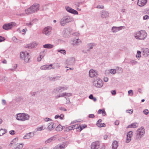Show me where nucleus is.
Here are the masks:
<instances>
[{"label":"nucleus","mask_w":149,"mask_h":149,"mask_svg":"<svg viewBox=\"0 0 149 149\" xmlns=\"http://www.w3.org/2000/svg\"><path fill=\"white\" fill-rule=\"evenodd\" d=\"M147 34L146 32L144 31L141 30L135 32L134 33V36L136 39L143 40L146 39Z\"/></svg>","instance_id":"obj_1"},{"label":"nucleus","mask_w":149,"mask_h":149,"mask_svg":"<svg viewBox=\"0 0 149 149\" xmlns=\"http://www.w3.org/2000/svg\"><path fill=\"white\" fill-rule=\"evenodd\" d=\"M15 117L17 120L24 121L29 120L30 116L26 113H18L16 115Z\"/></svg>","instance_id":"obj_2"},{"label":"nucleus","mask_w":149,"mask_h":149,"mask_svg":"<svg viewBox=\"0 0 149 149\" xmlns=\"http://www.w3.org/2000/svg\"><path fill=\"white\" fill-rule=\"evenodd\" d=\"M20 58L25 63H29L30 62V57L29 53L26 52H20Z\"/></svg>","instance_id":"obj_3"},{"label":"nucleus","mask_w":149,"mask_h":149,"mask_svg":"<svg viewBox=\"0 0 149 149\" xmlns=\"http://www.w3.org/2000/svg\"><path fill=\"white\" fill-rule=\"evenodd\" d=\"M73 21L72 18L69 16H65L63 17L60 20V23L62 26H64L67 23Z\"/></svg>","instance_id":"obj_4"},{"label":"nucleus","mask_w":149,"mask_h":149,"mask_svg":"<svg viewBox=\"0 0 149 149\" xmlns=\"http://www.w3.org/2000/svg\"><path fill=\"white\" fill-rule=\"evenodd\" d=\"M93 85L97 88H101L103 85V81L99 78L95 79L93 82Z\"/></svg>","instance_id":"obj_5"},{"label":"nucleus","mask_w":149,"mask_h":149,"mask_svg":"<svg viewBox=\"0 0 149 149\" xmlns=\"http://www.w3.org/2000/svg\"><path fill=\"white\" fill-rule=\"evenodd\" d=\"M68 88V86L66 85L58 86L55 88L54 89L53 92L55 93H56V92L58 93L67 90Z\"/></svg>","instance_id":"obj_6"},{"label":"nucleus","mask_w":149,"mask_h":149,"mask_svg":"<svg viewBox=\"0 0 149 149\" xmlns=\"http://www.w3.org/2000/svg\"><path fill=\"white\" fill-rule=\"evenodd\" d=\"M16 24L14 22H11L8 24H6L3 26V29L6 30H8L11 29L13 27L16 25Z\"/></svg>","instance_id":"obj_7"},{"label":"nucleus","mask_w":149,"mask_h":149,"mask_svg":"<svg viewBox=\"0 0 149 149\" xmlns=\"http://www.w3.org/2000/svg\"><path fill=\"white\" fill-rule=\"evenodd\" d=\"M145 133V130L143 127H141L137 130V136L138 138H141Z\"/></svg>","instance_id":"obj_8"},{"label":"nucleus","mask_w":149,"mask_h":149,"mask_svg":"<svg viewBox=\"0 0 149 149\" xmlns=\"http://www.w3.org/2000/svg\"><path fill=\"white\" fill-rule=\"evenodd\" d=\"M52 28L50 26H47L43 29L42 33L46 36H49L51 33Z\"/></svg>","instance_id":"obj_9"},{"label":"nucleus","mask_w":149,"mask_h":149,"mask_svg":"<svg viewBox=\"0 0 149 149\" xmlns=\"http://www.w3.org/2000/svg\"><path fill=\"white\" fill-rule=\"evenodd\" d=\"M95 44L93 43H88L87 45V49L86 51H84V50L82 51V52L84 53H87V52H89L91 49H92L93 47L95 46Z\"/></svg>","instance_id":"obj_10"},{"label":"nucleus","mask_w":149,"mask_h":149,"mask_svg":"<svg viewBox=\"0 0 149 149\" xmlns=\"http://www.w3.org/2000/svg\"><path fill=\"white\" fill-rule=\"evenodd\" d=\"M100 16L102 18H106L109 16V13L108 12L104 10H103L100 12Z\"/></svg>","instance_id":"obj_11"},{"label":"nucleus","mask_w":149,"mask_h":149,"mask_svg":"<svg viewBox=\"0 0 149 149\" xmlns=\"http://www.w3.org/2000/svg\"><path fill=\"white\" fill-rule=\"evenodd\" d=\"M100 145L99 141H96L93 142L91 146V149H98L99 148Z\"/></svg>","instance_id":"obj_12"},{"label":"nucleus","mask_w":149,"mask_h":149,"mask_svg":"<svg viewBox=\"0 0 149 149\" xmlns=\"http://www.w3.org/2000/svg\"><path fill=\"white\" fill-rule=\"evenodd\" d=\"M89 74L91 77H96L98 76L97 71L93 69H91L89 71Z\"/></svg>","instance_id":"obj_13"},{"label":"nucleus","mask_w":149,"mask_h":149,"mask_svg":"<svg viewBox=\"0 0 149 149\" xmlns=\"http://www.w3.org/2000/svg\"><path fill=\"white\" fill-rule=\"evenodd\" d=\"M39 4L37 3H34L31 6V8L33 13H35L39 10Z\"/></svg>","instance_id":"obj_14"},{"label":"nucleus","mask_w":149,"mask_h":149,"mask_svg":"<svg viewBox=\"0 0 149 149\" xmlns=\"http://www.w3.org/2000/svg\"><path fill=\"white\" fill-rule=\"evenodd\" d=\"M133 136V132L132 131L128 132L127 135L126 142L127 143H129L131 140V138Z\"/></svg>","instance_id":"obj_15"},{"label":"nucleus","mask_w":149,"mask_h":149,"mask_svg":"<svg viewBox=\"0 0 149 149\" xmlns=\"http://www.w3.org/2000/svg\"><path fill=\"white\" fill-rule=\"evenodd\" d=\"M67 145L65 143H63L61 144H58L54 147L52 149H64Z\"/></svg>","instance_id":"obj_16"},{"label":"nucleus","mask_w":149,"mask_h":149,"mask_svg":"<svg viewBox=\"0 0 149 149\" xmlns=\"http://www.w3.org/2000/svg\"><path fill=\"white\" fill-rule=\"evenodd\" d=\"M123 28H125L124 26H120L119 27L113 26L112 28L111 31L113 33H116L122 30Z\"/></svg>","instance_id":"obj_17"},{"label":"nucleus","mask_w":149,"mask_h":149,"mask_svg":"<svg viewBox=\"0 0 149 149\" xmlns=\"http://www.w3.org/2000/svg\"><path fill=\"white\" fill-rule=\"evenodd\" d=\"M65 8L67 11L70 13L75 15H77L78 14V12L77 11L68 6L66 7Z\"/></svg>","instance_id":"obj_18"},{"label":"nucleus","mask_w":149,"mask_h":149,"mask_svg":"<svg viewBox=\"0 0 149 149\" xmlns=\"http://www.w3.org/2000/svg\"><path fill=\"white\" fill-rule=\"evenodd\" d=\"M52 64H50L49 65H47L41 66L40 69L42 70H51L52 68Z\"/></svg>","instance_id":"obj_19"},{"label":"nucleus","mask_w":149,"mask_h":149,"mask_svg":"<svg viewBox=\"0 0 149 149\" xmlns=\"http://www.w3.org/2000/svg\"><path fill=\"white\" fill-rule=\"evenodd\" d=\"M147 2V0H138L137 4L139 6L142 7L146 4Z\"/></svg>","instance_id":"obj_20"},{"label":"nucleus","mask_w":149,"mask_h":149,"mask_svg":"<svg viewBox=\"0 0 149 149\" xmlns=\"http://www.w3.org/2000/svg\"><path fill=\"white\" fill-rule=\"evenodd\" d=\"M55 127V123L53 122H51L48 124L47 129L51 131L53 130Z\"/></svg>","instance_id":"obj_21"},{"label":"nucleus","mask_w":149,"mask_h":149,"mask_svg":"<svg viewBox=\"0 0 149 149\" xmlns=\"http://www.w3.org/2000/svg\"><path fill=\"white\" fill-rule=\"evenodd\" d=\"M34 135V134L33 132H29L25 135L23 137V138L24 139H29L32 137Z\"/></svg>","instance_id":"obj_22"},{"label":"nucleus","mask_w":149,"mask_h":149,"mask_svg":"<svg viewBox=\"0 0 149 149\" xmlns=\"http://www.w3.org/2000/svg\"><path fill=\"white\" fill-rule=\"evenodd\" d=\"M38 44V43L34 42L29 44L28 46L29 48L32 49L36 47Z\"/></svg>","instance_id":"obj_23"},{"label":"nucleus","mask_w":149,"mask_h":149,"mask_svg":"<svg viewBox=\"0 0 149 149\" xmlns=\"http://www.w3.org/2000/svg\"><path fill=\"white\" fill-rule=\"evenodd\" d=\"M139 126V123H132L130 125H128L127 128H136Z\"/></svg>","instance_id":"obj_24"},{"label":"nucleus","mask_w":149,"mask_h":149,"mask_svg":"<svg viewBox=\"0 0 149 149\" xmlns=\"http://www.w3.org/2000/svg\"><path fill=\"white\" fill-rule=\"evenodd\" d=\"M143 54L145 57H148L149 56V49L147 48L145 49L143 51Z\"/></svg>","instance_id":"obj_25"},{"label":"nucleus","mask_w":149,"mask_h":149,"mask_svg":"<svg viewBox=\"0 0 149 149\" xmlns=\"http://www.w3.org/2000/svg\"><path fill=\"white\" fill-rule=\"evenodd\" d=\"M81 40L78 39H74L73 41L72 45H78L81 43Z\"/></svg>","instance_id":"obj_26"},{"label":"nucleus","mask_w":149,"mask_h":149,"mask_svg":"<svg viewBox=\"0 0 149 149\" xmlns=\"http://www.w3.org/2000/svg\"><path fill=\"white\" fill-rule=\"evenodd\" d=\"M25 13L27 15H29L33 13L31 8V6L28 8L25 9Z\"/></svg>","instance_id":"obj_27"},{"label":"nucleus","mask_w":149,"mask_h":149,"mask_svg":"<svg viewBox=\"0 0 149 149\" xmlns=\"http://www.w3.org/2000/svg\"><path fill=\"white\" fill-rule=\"evenodd\" d=\"M112 149H117L118 146V142L116 141H114L112 144Z\"/></svg>","instance_id":"obj_28"},{"label":"nucleus","mask_w":149,"mask_h":149,"mask_svg":"<svg viewBox=\"0 0 149 149\" xmlns=\"http://www.w3.org/2000/svg\"><path fill=\"white\" fill-rule=\"evenodd\" d=\"M54 47V45L50 44H47L43 45V47L47 49H51Z\"/></svg>","instance_id":"obj_29"},{"label":"nucleus","mask_w":149,"mask_h":149,"mask_svg":"<svg viewBox=\"0 0 149 149\" xmlns=\"http://www.w3.org/2000/svg\"><path fill=\"white\" fill-rule=\"evenodd\" d=\"M61 77L58 76L54 77H52L49 78V80L50 81H54L56 80H58Z\"/></svg>","instance_id":"obj_30"},{"label":"nucleus","mask_w":149,"mask_h":149,"mask_svg":"<svg viewBox=\"0 0 149 149\" xmlns=\"http://www.w3.org/2000/svg\"><path fill=\"white\" fill-rule=\"evenodd\" d=\"M34 21L32 20L25 23V25L29 27H31L34 23Z\"/></svg>","instance_id":"obj_31"},{"label":"nucleus","mask_w":149,"mask_h":149,"mask_svg":"<svg viewBox=\"0 0 149 149\" xmlns=\"http://www.w3.org/2000/svg\"><path fill=\"white\" fill-rule=\"evenodd\" d=\"M75 59L72 57L70 58L69 60V64L70 65H73L75 63Z\"/></svg>","instance_id":"obj_32"},{"label":"nucleus","mask_w":149,"mask_h":149,"mask_svg":"<svg viewBox=\"0 0 149 149\" xmlns=\"http://www.w3.org/2000/svg\"><path fill=\"white\" fill-rule=\"evenodd\" d=\"M55 137L53 136L52 137L46 140L45 141V143H49L51 142L52 141L54 140H55Z\"/></svg>","instance_id":"obj_33"},{"label":"nucleus","mask_w":149,"mask_h":149,"mask_svg":"<svg viewBox=\"0 0 149 149\" xmlns=\"http://www.w3.org/2000/svg\"><path fill=\"white\" fill-rule=\"evenodd\" d=\"M23 143H17V147L15 149H22L23 147Z\"/></svg>","instance_id":"obj_34"},{"label":"nucleus","mask_w":149,"mask_h":149,"mask_svg":"<svg viewBox=\"0 0 149 149\" xmlns=\"http://www.w3.org/2000/svg\"><path fill=\"white\" fill-rule=\"evenodd\" d=\"M7 131L5 129H1L0 130V136L3 135V134L6 133Z\"/></svg>","instance_id":"obj_35"},{"label":"nucleus","mask_w":149,"mask_h":149,"mask_svg":"<svg viewBox=\"0 0 149 149\" xmlns=\"http://www.w3.org/2000/svg\"><path fill=\"white\" fill-rule=\"evenodd\" d=\"M73 130V127L72 125L67 127L65 129V131L66 132H68L71 130Z\"/></svg>","instance_id":"obj_36"},{"label":"nucleus","mask_w":149,"mask_h":149,"mask_svg":"<svg viewBox=\"0 0 149 149\" xmlns=\"http://www.w3.org/2000/svg\"><path fill=\"white\" fill-rule=\"evenodd\" d=\"M63 129V127L60 125H58V126L56 128V130L57 131H61Z\"/></svg>","instance_id":"obj_37"},{"label":"nucleus","mask_w":149,"mask_h":149,"mask_svg":"<svg viewBox=\"0 0 149 149\" xmlns=\"http://www.w3.org/2000/svg\"><path fill=\"white\" fill-rule=\"evenodd\" d=\"M57 51L58 52H60L61 54H63L64 55H65L66 54V52L65 49H58Z\"/></svg>","instance_id":"obj_38"},{"label":"nucleus","mask_w":149,"mask_h":149,"mask_svg":"<svg viewBox=\"0 0 149 149\" xmlns=\"http://www.w3.org/2000/svg\"><path fill=\"white\" fill-rule=\"evenodd\" d=\"M141 56V52L140 51H138L136 57L138 58H140Z\"/></svg>","instance_id":"obj_39"},{"label":"nucleus","mask_w":149,"mask_h":149,"mask_svg":"<svg viewBox=\"0 0 149 149\" xmlns=\"http://www.w3.org/2000/svg\"><path fill=\"white\" fill-rule=\"evenodd\" d=\"M96 125L98 127H104L106 126V125L104 123H96Z\"/></svg>","instance_id":"obj_40"},{"label":"nucleus","mask_w":149,"mask_h":149,"mask_svg":"<svg viewBox=\"0 0 149 149\" xmlns=\"http://www.w3.org/2000/svg\"><path fill=\"white\" fill-rule=\"evenodd\" d=\"M86 127V125H79V130L80 131H81L82 130H83V129L85 128Z\"/></svg>","instance_id":"obj_41"},{"label":"nucleus","mask_w":149,"mask_h":149,"mask_svg":"<svg viewBox=\"0 0 149 149\" xmlns=\"http://www.w3.org/2000/svg\"><path fill=\"white\" fill-rule=\"evenodd\" d=\"M64 97H70L72 95V93H63Z\"/></svg>","instance_id":"obj_42"},{"label":"nucleus","mask_w":149,"mask_h":149,"mask_svg":"<svg viewBox=\"0 0 149 149\" xmlns=\"http://www.w3.org/2000/svg\"><path fill=\"white\" fill-rule=\"evenodd\" d=\"M116 70L115 69H111L110 70V72L112 74H114L116 73Z\"/></svg>","instance_id":"obj_43"},{"label":"nucleus","mask_w":149,"mask_h":149,"mask_svg":"<svg viewBox=\"0 0 149 149\" xmlns=\"http://www.w3.org/2000/svg\"><path fill=\"white\" fill-rule=\"evenodd\" d=\"M72 126L73 127V130H74V129H79V125H72Z\"/></svg>","instance_id":"obj_44"},{"label":"nucleus","mask_w":149,"mask_h":149,"mask_svg":"<svg viewBox=\"0 0 149 149\" xmlns=\"http://www.w3.org/2000/svg\"><path fill=\"white\" fill-rule=\"evenodd\" d=\"M45 52H46L45 50H43L40 53V56H42V57H43L45 55Z\"/></svg>","instance_id":"obj_45"},{"label":"nucleus","mask_w":149,"mask_h":149,"mask_svg":"<svg viewBox=\"0 0 149 149\" xmlns=\"http://www.w3.org/2000/svg\"><path fill=\"white\" fill-rule=\"evenodd\" d=\"M130 63L132 64H135L138 63V62L134 60H132Z\"/></svg>","instance_id":"obj_46"},{"label":"nucleus","mask_w":149,"mask_h":149,"mask_svg":"<svg viewBox=\"0 0 149 149\" xmlns=\"http://www.w3.org/2000/svg\"><path fill=\"white\" fill-rule=\"evenodd\" d=\"M127 113H129L130 114H132L133 113V110L132 109H128L126 111Z\"/></svg>","instance_id":"obj_47"},{"label":"nucleus","mask_w":149,"mask_h":149,"mask_svg":"<svg viewBox=\"0 0 149 149\" xmlns=\"http://www.w3.org/2000/svg\"><path fill=\"white\" fill-rule=\"evenodd\" d=\"M13 41L16 43L18 42V40L16 37L15 36H14L13 38Z\"/></svg>","instance_id":"obj_48"},{"label":"nucleus","mask_w":149,"mask_h":149,"mask_svg":"<svg viewBox=\"0 0 149 149\" xmlns=\"http://www.w3.org/2000/svg\"><path fill=\"white\" fill-rule=\"evenodd\" d=\"M43 127L42 126L40 127H38L37 128L36 130L37 131H40L43 130Z\"/></svg>","instance_id":"obj_49"},{"label":"nucleus","mask_w":149,"mask_h":149,"mask_svg":"<svg viewBox=\"0 0 149 149\" xmlns=\"http://www.w3.org/2000/svg\"><path fill=\"white\" fill-rule=\"evenodd\" d=\"M6 39L5 38L1 36H0V42L4 41Z\"/></svg>","instance_id":"obj_50"},{"label":"nucleus","mask_w":149,"mask_h":149,"mask_svg":"<svg viewBox=\"0 0 149 149\" xmlns=\"http://www.w3.org/2000/svg\"><path fill=\"white\" fill-rule=\"evenodd\" d=\"M44 120L46 122H48V121H52V120L48 118H44Z\"/></svg>","instance_id":"obj_51"},{"label":"nucleus","mask_w":149,"mask_h":149,"mask_svg":"<svg viewBox=\"0 0 149 149\" xmlns=\"http://www.w3.org/2000/svg\"><path fill=\"white\" fill-rule=\"evenodd\" d=\"M96 8L99 9H103L104 8V6L103 5H98L97 6Z\"/></svg>","instance_id":"obj_52"},{"label":"nucleus","mask_w":149,"mask_h":149,"mask_svg":"<svg viewBox=\"0 0 149 149\" xmlns=\"http://www.w3.org/2000/svg\"><path fill=\"white\" fill-rule=\"evenodd\" d=\"M149 18V17L148 15H145L143 16V20H145L148 19Z\"/></svg>","instance_id":"obj_53"},{"label":"nucleus","mask_w":149,"mask_h":149,"mask_svg":"<svg viewBox=\"0 0 149 149\" xmlns=\"http://www.w3.org/2000/svg\"><path fill=\"white\" fill-rule=\"evenodd\" d=\"M143 112L146 115H147L149 113L148 110L147 109L144 110L143 111Z\"/></svg>","instance_id":"obj_54"},{"label":"nucleus","mask_w":149,"mask_h":149,"mask_svg":"<svg viewBox=\"0 0 149 149\" xmlns=\"http://www.w3.org/2000/svg\"><path fill=\"white\" fill-rule=\"evenodd\" d=\"M17 67V65L16 64L15 65V66H14V67L13 68L10 69V70L13 71L15 70V69Z\"/></svg>","instance_id":"obj_55"},{"label":"nucleus","mask_w":149,"mask_h":149,"mask_svg":"<svg viewBox=\"0 0 149 149\" xmlns=\"http://www.w3.org/2000/svg\"><path fill=\"white\" fill-rule=\"evenodd\" d=\"M64 97V95H63V93H62L61 94L57 95L56 97V98H59L60 97Z\"/></svg>","instance_id":"obj_56"},{"label":"nucleus","mask_w":149,"mask_h":149,"mask_svg":"<svg viewBox=\"0 0 149 149\" xmlns=\"http://www.w3.org/2000/svg\"><path fill=\"white\" fill-rule=\"evenodd\" d=\"M10 134L12 135H14L15 134V131L14 130H11L9 132Z\"/></svg>","instance_id":"obj_57"},{"label":"nucleus","mask_w":149,"mask_h":149,"mask_svg":"<svg viewBox=\"0 0 149 149\" xmlns=\"http://www.w3.org/2000/svg\"><path fill=\"white\" fill-rule=\"evenodd\" d=\"M109 137V135L107 134L104 135V139L105 140L107 139Z\"/></svg>","instance_id":"obj_58"},{"label":"nucleus","mask_w":149,"mask_h":149,"mask_svg":"<svg viewBox=\"0 0 149 149\" xmlns=\"http://www.w3.org/2000/svg\"><path fill=\"white\" fill-rule=\"evenodd\" d=\"M43 57H42V56H40L39 57H38L37 58V61H40L41 59L43 58Z\"/></svg>","instance_id":"obj_59"},{"label":"nucleus","mask_w":149,"mask_h":149,"mask_svg":"<svg viewBox=\"0 0 149 149\" xmlns=\"http://www.w3.org/2000/svg\"><path fill=\"white\" fill-rule=\"evenodd\" d=\"M18 139V138H16L13 139L12 141H13V142H14L15 143L17 141Z\"/></svg>","instance_id":"obj_60"},{"label":"nucleus","mask_w":149,"mask_h":149,"mask_svg":"<svg viewBox=\"0 0 149 149\" xmlns=\"http://www.w3.org/2000/svg\"><path fill=\"white\" fill-rule=\"evenodd\" d=\"M103 80L104 82H107L108 81V78L107 77H105L104 78Z\"/></svg>","instance_id":"obj_61"},{"label":"nucleus","mask_w":149,"mask_h":149,"mask_svg":"<svg viewBox=\"0 0 149 149\" xmlns=\"http://www.w3.org/2000/svg\"><path fill=\"white\" fill-rule=\"evenodd\" d=\"M59 109L60 110H63L64 111H67V109H65V108H64V107H60L59 108Z\"/></svg>","instance_id":"obj_62"},{"label":"nucleus","mask_w":149,"mask_h":149,"mask_svg":"<svg viewBox=\"0 0 149 149\" xmlns=\"http://www.w3.org/2000/svg\"><path fill=\"white\" fill-rule=\"evenodd\" d=\"M88 117L90 118H93L94 117L93 114H90L89 115Z\"/></svg>","instance_id":"obj_63"},{"label":"nucleus","mask_w":149,"mask_h":149,"mask_svg":"<svg viewBox=\"0 0 149 149\" xmlns=\"http://www.w3.org/2000/svg\"><path fill=\"white\" fill-rule=\"evenodd\" d=\"M128 93L129 94H132V95H133V91L132 90H129L128 91Z\"/></svg>","instance_id":"obj_64"}]
</instances>
